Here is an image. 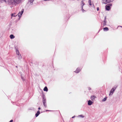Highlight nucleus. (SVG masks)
<instances>
[{
	"label": "nucleus",
	"instance_id": "1",
	"mask_svg": "<svg viewBox=\"0 0 122 122\" xmlns=\"http://www.w3.org/2000/svg\"><path fill=\"white\" fill-rule=\"evenodd\" d=\"M22 0H7V2L9 5L13 4V3L16 4H19L20 3Z\"/></svg>",
	"mask_w": 122,
	"mask_h": 122
},
{
	"label": "nucleus",
	"instance_id": "2",
	"mask_svg": "<svg viewBox=\"0 0 122 122\" xmlns=\"http://www.w3.org/2000/svg\"><path fill=\"white\" fill-rule=\"evenodd\" d=\"M117 87V86H114L113 88H112L110 92V94H109V96L110 95H112L116 89Z\"/></svg>",
	"mask_w": 122,
	"mask_h": 122
},
{
	"label": "nucleus",
	"instance_id": "3",
	"mask_svg": "<svg viewBox=\"0 0 122 122\" xmlns=\"http://www.w3.org/2000/svg\"><path fill=\"white\" fill-rule=\"evenodd\" d=\"M24 10L23 9H22L21 11H20L18 14L17 15H18V16L20 18L21 17L22 15L24 12Z\"/></svg>",
	"mask_w": 122,
	"mask_h": 122
},
{
	"label": "nucleus",
	"instance_id": "4",
	"mask_svg": "<svg viewBox=\"0 0 122 122\" xmlns=\"http://www.w3.org/2000/svg\"><path fill=\"white\" fill-rule=\"evenodd\" d=\"M17 15H16V13L15 12L14 13H13L11 14V18L12 19L13 17H16Z\"/></svg>",
	"mask_w": 122,
	"mask_h": 122
},
{
	"label": "nucleus",
	"instance_id": "5",
	"mask_svg": "<svg viewBox=\"0 0 122 122\" xmlns=\"http://www.w3.org/2000/svg\"><path fill=\"white\" fill-rule=\"evenodd\" d=\"M112 5L110 3L107 4L105 6V8H110V7L112 6Z\"/></svg>",
	"mask_w": 122,
	"mask_h": 122
},
{
	"label": "nucleus",
	"instance_id": "6",
	"mask_svg": "<svg viewBox=\"0 0 122 122\" xmlns=\"http://www.w3.org/2000/svg\"><path fill=\"white\" fill-rule=\"evenodd\" d=\"M96 98V97L95 96L93 95L91 97V99L93 101L94 100L95 98Z\"/></svg>",
	"mask_w": 122,
	"mask_h": 122
},
{
	"label": "nucleus",
	"instance_id": "7",
	"mask_svg": "<svg viewBox=\"0 0 122 122\" xmlns=\"http://www.w3.org/2000/svg\"><path fill=\"white\" fill-rule=\"evenodd\" d=\"M42 101L43 103H46V99L44 96L43 97Z\"/></svg>",
	"mask_w": 122,
	"mask_h": 122
},
{
	"label": "nucleus",
	"instance_id": "8",
	"mask_svg": "<svg viewBox=\"0 0 122 122\" xmlns=\"http://www.w3.org/2000/svg\"><path fill=\"white\" fill-rule=\"evenodd\" d=\"M93 102L90 100H89L88 101V104L89 105H91L92 104Z\"/></svg>",
	"mask_w": 122,
	"mask_h": 122
},
{
	"label": "nucleus",
	"instance_id": "9",
	"mask_svg": "<svg viewBox=\"0 0 122 122\" xmlns=\"http://www.w3.org/2000/svg\"><path fill=\"white\" fill-rule=\"evenodd\" d=\"M80 71V69L79 68H77L76 69V71H75V72H76L77 73H78L79 72V71Z\"/></svg>",
	"mask_w": 122,
	"mask_h": 122
},
{
	"label": "nucleus",
	"instance_id": "10",
	"mask_svg": "<svg viewBox=\"0 0 122 122\" xmlns=\"http://www.w3.org/2000/svg\"><path fill=\"white\" fill-rule=\"evenodd\" d=\"M15 48L16 49V54L18 56H19L20 54H19V51L18 50H17L16 48Z\"/></svg>",
	"mask_w": 122,
	"mask_h": 122
},
{
	"label": "nucleus",
	"instance_id": "11",
	"mask_svg": "<svg viewBox=\"0 0 122 122\" xmlns=\"http://www.w3.org/2000/svg\"><path fill=\"white\" fill-rule=\"evenodd\" d=\"M40 114V111H39L38 110L37 111L36 113V117H37L39 115V114Z\"/></svg>",
	"mask_w": 122,
	"mask_h": 122
},
{
	"label": "nucleus",
	"instance_id": "12",
	"mask_svg": "<svg viewBox=\"0 0 122 122\" xmlns=\"http://www.w3.org/2000/svg\"><path fill=\"white\" fill-rule=\"evenodd\" d=\"M85 3L83 2L82 1L81 2V8H83V6L84 5Z\"/></svg>",
	"mask_w": 122,
	"mask_h": 122
},
{
	"label": "nucleus",
	"instance_id": "13",
	"mask_svg": "<svg viewBox=\"0 0 122 122\" xmlns=\"http://www.w3.org/2000/svg\"><path fill=\"white\" fill-rule=\"evenodd\" d=\"M102 3L104 4H107L108 3V1L107 0H102Z\"/></svg>",
	"mask_w": 122,
	"mask_h": 122
},
{
	"label": "nucleus",
	"instance_id": "14",
	"mask_svg": "<svg viewBox=\"0 0 122 122\" xmlns=\"http://www.w3.org/2000/svg\"><path fill=\"white\" fill-rule=\"evenodd\" d=\"M43 90L44 91L47 92L48 91V89L46 86H45Z\"/></svg>",
	"mask_w": 122,
	"mask_h": 122
},
{
	"label": "nucleus",
	"instance_id": "15",
	"mask_svg": "<svg viewBox=\"0 0 122 122\" xmlns=\"http://www.w3.org/2000/svg\"><path fill=\"white\" fill-rule=\"evenodd\" d=\"M10 37L11 39H12L14 38L15 36L11 34L10 35Z\"/></svg>",
	"mask_w": 122,
	"mask_h": 122
},
{
	"label": "nucleus",
	"instance_id": "16",
	"mask_svg": "<svg viewBox=\"0 0 122 122\" xmlns=\"http://www.w3.org/2000/svg\"><path fill=\"white\" fill-rule=\"evenodd\" d=\"M104 31H107L108 30V28L107 27H106L103 28Z\"/></svg>",
	"mask_w": 122,
	"mask_h": 122
},
{
	"label": "nucleus",
	"instance_id": "17",
	"mask_svg": "<svg viewBox=\"0 0 122 122\" xmlns=\"http://www.w3.org/2000/svg\"><path fill=\"white\" fill-rule=\"evenodd\" d=\"M107 97H105V98H104V99H103L102 100V102H104V101H105L107 100Z\"/></svg>",
	"mask_w": 122,
	"mask_h": 122
},
{
	"label": "nucleus",
	"instance_id": "18",
	"mask_svg": "<svg viewBox=\"0 0 122 122\" xmlns=\"http://www.w3.org/2000/svg\"><path fill=\"white\" fill-rule=\"evenodd\" d=\"M0 2L1 3H3L4 2L5 3L6 2V0H0Z\"/></svg>",
	"mask_w": 122,
	"mask_h": 122
},
{
	"label": "nucleus",
	"instance_id": "19",
	"mask_svg": "<svg viewBox=\"0 0 122 122\" xmlns=\"http://www.w3.org/2000/svg\"><path fill=\"white\" fill-rule=\"evenodd\" d=\"M34 0H30V1L28 3H29L30 2V3L31 5L32 4V3L33 1Z\"/></svg>",
	"mask_w": 122,
	"mask_h": 122
},
{
	"label": "nucleus",
	"instance_id": "20",
	"mask_svg": "<svg viewBox=\"0 0 122 122\" xmlns=\"http://www.w3.org/2000/svg\"><path fill=\"white\" fill-rule=\"evenodd\" d=\"M43 105H44L45 107H47L46 103H43Z\"/></svg>",
	"mask_w": 122,
	"mask_h": 122
},
{
	"label": "nucleus",
	"instance_id": "21",
	"mask_svg": "<svg viewBox=\"0 0 122 122\" xmlns=\"http://www.w3.org/2000/svg\"><path fill=\"white\" fill-rule=\"evenodd\" d=\"M88 2L89 3V4L90 5H92L91 3V0H89L88 1Z\"/></svg>",
	"mask_w": 122,
	"mask_h": 122
},
{
	"label": "nucleus",
	"instance_id": "22",
	"mask_svg": "<svg viewBox=\"0 0 122 122\" xmlns=\"http://www.w3.org/2000/svg\"><path fill=\"white\" fill-rule=\"evenodd\" d=\"M108 1V3H109L111 2H112L114 0H107Z\"/></svg>",
	"mask_w": 122,
	"mask_h": 122
},
{
	"label": "nucleus",
	"instance_id": "23",
	"mask_svg": "<svg viewBox=\"0 0 122 122\" xmlns=\"http://www.w3.org/2000/svg\"><path fill=\"white\" fill-rule=\"evenodd\" d=\"M81 10L82 12H86V11L85 10L83 9V8H81Z\"/></svg>",
	"mask_w": 122,
	"mask_h": 122
},
{
	"label": "nucleus",
	"instance_id": "24",
	"mask_svg": "<svg viewBox=\"0 0 122 122\" xmlns=\"http://www.w3.org/2000/svg\"><path fill=\"white\" fill-rule=\"evenodd\" d=\"M21 55L20 54V55H19V59H21Z\"/></svg>",
	"mask_w": 122,
	"mask_h": 122
},
{
	"label": "nucleus",
	"instance_id": "25",
	"mask_svg": "<svg viewBox=\"0 0 122 122\" xmlns=\"http://www.w3.org/2000/svg\"><path fill=\"white\" fill-rule=\"evenodd\" d=\"M111 8H105L106 10L109 11L110 10Z\"/></svg>",
	"mask_w": 122,
	"mask_h": 122
},
{
	"label": "nucleus",
	"instance_id": "26",
	"mask_svg": "<svg viewBox=\"0 0 122 122\" xmlns=\"http://www.w3.org/2000/svg\"><path fill=\"white\" fill-rule=\"evenodd\" d=\"M79 116L80 117H82V118H83L84 117V116H82V115H80Z\"/></svg>",
	"mask_w": 122,
	"mask_h": 122
},
{
	"label": "nucleus",
	"instance_id": "27",
	"mask_svg": "<svg viewBox=\"0 0 122 122\" xmlns=\"http://www.w3.org/2000/svg\"><path fill=\"white\" fill-rule=\"evenodd\" d=\"M106 25V23L104 22V23L103 24V26H105Z\"/></svg>",
	"mask_w": 122,
	"mask_h": 122
},
{
	"label": "nucleus",
	"instance_id": "28",
	"mask_svg": "<svg viewBox=\"0 0 122 122\" xmlns=\"http://www.w3.org/2000/svg\"><path fill=\"white\" fill-rule=\"evenodd\" d=\"M21 78L23 81H24V79L23 78V77H22L21 76Z\"/></svg>",
	"mask_w": 122,
	"mask_h": 122
},
{
	"label": "nucleus",
	"instance_id": "29",
	"mask_svg": "<svg viewBox=\"0 0 122 122\" xmlns=\"http://www.w3.org/2000/svg\"><path fill=\"white\" fill-rule=\"evenodd\" d=\"M104 22H105V23H106V20H104Z\"/></svg>",
	"mask_w": 122,
	"mask_h": 122
},
{
	"label": "nucleus",
	"instance_id": "30",
	"mask_svg": "<svg viewBox=\"0 0 122 122\" xmlns=\"http://www.w3.org/2000/svg\"><path fill=\"white\" fill-rule=\"evenodd\" d=\"M13 120H11L9 122H13Z\"/></svg>",
	"mask_w": 122,
	"mask_h": 122
},
{
	"label": "nucleus",
	"instance_id": "31",
	"mask_svg": "<svg viewBox=\"0 0 122 122\" xmlns=\"http://www.w3.org/2000/svg\"><path fill=\"white\" fill-rule=\"evenodd\" d=\"M91 89L90 88V87H89L88 88V90H90Z\"/></svg>",
	"mask_w": 122,
	"mask_h": 122
},
{
	"label": "nucleus",
	"instance_id": "32",
	"mask_svg": "<svg viewBox=\"0 0 122 122\" xmlns=\"http://www.w3.org/2000/svg\"><path fill=\"white\" fill-rule=\"evenodd\" d=\"M99 10V8H97V11Z\"/></svg>",
	"mask_w": 122,
	"mask_h": 122
},
{
	"label": "nucleus",
	"instance_id": "33",
	"mask_svg": "<svg viewBox=\"0 0 122 122\" xmlns=\"http://www.w3.org/2000/svg\"><path fill=\"white\" fill-rule=\"evenodd\" d=\"M75 117V116H74L73 117H72V118H74Z\"/></svg>",
	"mask_w": 122,
	"mask_h": 122
},
{
	"label": "nucleus",
	"instance_id": "34",
	"mask_svg": "<svg viewBox=\"0 0 122 122\" xmlns=\"http://www.w3.org/2000/svg\"><path fill=\"white\" fill-rule=\"evenodd\" d=\"M38 109L39 110H40V109H41V108H40V107H39V108H38Z\"/></svg>",
	"mask_w": 122,
	"mask_h": 122
},
{
	"label": "nucleus",
	"instance_id": "35",
	"mask_svg": "<svg viewBox=\"0 0 122 122\" xmlns=\"http://www.w3.org/2000/svg\"><path fill=\"white\" fill-rule=\"evenodd\" d=\"M104 20H106V17H105Z\"/></svg>",
	"mask_w": 122,
	"mask_h": 122
},
{
	"label": "nucleus",
	"instance_id": "36",
	"mask_svg": "<svg viewBox=\"0 0 122 122\" xmlns=\"http://www.w3.org/2000/svg\"><path fill=\"white\" fill-rule=\"evenodd\" d=\"M50 111L49 110H46V111Z\"/></svg>",
	"mask_w": 122,
	"mask_h": 122
},
{
	"label": "nucleus",
	"instance_id": "37",
	"mask_svg": "<svg viewBox=\"0 0 122 122\" xmlns=\"http://www.w3.org/2000/svg\"><path fill=\"white\" fill-rule=\"evenodd\" d=\"M44 1H48V0H44Z\"/></svg>",
	"mask_w": 122,
	"mask_h": 122
},
{
	"label": "nucleus",
	"instance_id": "38",
	"mask_svg": "<svg viewBox=\"0 0 122 122\" xmlns=\"http://www.w3.org/2000/svg\"><path fill=\"white\" fill-rule=\"evenodd\" d=\"M120 26V27H121L122 28V26Z\"/></svg>",
	"mask_w": 122,
	"mask_h": 122
},
{
	"label": "nucleus",
	"instance_id": "39",
	"mask_svg": "<svg viewBox=\"0 0 122 122\" xmlns=\"http://www.w3.org/2000/svg\"><path fill=\"white\" fill-rule=\"evenodd\" d=\"M16 67H17V66H16Z\"/></svg>",
	"mask_w": 122,
	"mask_h": 122
}]
</instances>
